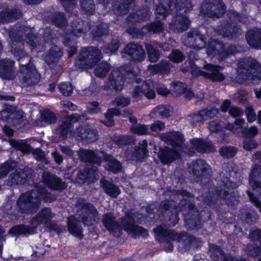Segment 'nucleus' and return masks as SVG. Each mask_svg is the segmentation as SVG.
<instances>
[{"mask_svg": "<svg viewBox=\"0 0 261 261\" xmlns=\"http://www.w3.org/2000/svg\"><path fill=\"white\" fill-rule=\"evenodd\" d=\"M54 216V214L51 212L50 208H44L31 220L30 223L32 226L24 225H16L11 228L9 232L14 236L32 234L35 232V228L39 225L44 223L45 226L50 230H54L59 234L62 230L57 223L50 220Z\"/></svg>", "mask_w": 261, "mask_h": 261, "instance_id": "1", "label": "nucleus"}, {"mask_svg": "<svg viewBox=\"0 0 261 261\" xmlns=\"http://www.w3.org/2000/svg\"><path fill=\"white\" fill-rule=\"evenodd\" d=\"M102 222L105 227L113 234L119 232L122 228L133 236H148L146 230L135 224L134 219L130 215H127L121 219L119 224L116 217L112 213H107L102 216Z\"/></svg>", "mask_w": 261, "mask_h": 261, "instance_id": "2", "label": "nucleus"}, {"mask_svg": "<svg viewBox=\"0 0 261 261\" xmlns=\"http://www.w3.org/2000/svg\"><path fill=\"white\" fill-rule=\"evenodd\" d=\"M237 75L233 81L240 84H249L261 80V64L251 58L239 61L237 64Z\"/></svg>", "mask_w": 261, "mask_h": 261, "instance_id": "3", "label": "nucleus"}, {"mask_svg": "<svg viewBox=\"0 0 261 261\" xmlns=\"http://www.w3.org/2000/svg\"><path fill=\"white\" fill-rule=\"evenodd\" d=\"M9 35L11 40V50H20V48H24L25 43L31 50L37 46L36 36L31 27L16 24L10 30Z\"/></svg>", "mask_w": 261, "mask_h": 261, "instance_id": "4", "label": "nucleus"}, {"mask_svg": "<svg viewBox=\"0 0 261 261\" xmlns=\"http://www.w3.org/2000/svg\"><path fill=\"white\" fill-rule=\"evenodd\" d=\"M45 190L41 186L35 184L34 188L21 194L17 200L16 204L22 213L33 214L39 208L41 199L40 194H43Z\"/></svg>", "mask_w": 261, "mask_h": 261, "instance_id": "5", "label": "nucleus"}, {"mask_svg": "<svg viewBox=\"0 0 261 261\" xmlns=\"http://www.w3.org/2000/svg\"><path fill=\"white\" fill-rule=\"evenodd\" d=\"M75 206L77 215L85 225L90 226L98 222V212L93 204L80 198L77 200Z\"/></svg>", "mask_w": 261, "mask_h": 261, "instance_id": "6", "label": "nucleus"}, {"mask_svg": "<svg viewBox=\"0 0 261 261\" xmlns=\"http://www.w3.org/2000/svg\"><path fill=\"white\" fill-rule=\"evenodd\" d=\"M178 205L181 211H188L185 214V226L187 229L197 231L201 228L202 223L200 213L195 205L190 200L183 199L180 200Z\"/></svg>", "mask_w": 261, "mask_h": 261, "instance_id": "7", "label": "nucleus"}, {"mask_svg": "<svg viewBox=\"0 0 261 261\" xmlns=\"http://www.w3.org/2000/svg\"><path fill=\"white\" fill-rule=\"evenodd\" d=\"M102 58L100 49L89 46L82 49L76 60L75 66L79 68H91Z\"/></svg>", "mask_w": 261, "mask_h": 261, "instance_id": "8", "label": "nucleus"}, {"mask_svg": "<svg viewBox=\"0 0 261 261\" xmlns=\"http://www.w3.org/2000/svg\"><path fill=\"white\" fill-rule=\"evenodd\" d=\"M159 236H165L168 239L176 240L178 245V249L181 251H187L191 248V237L186 232L182 231L180 233L176 232L174 231L166 229L162 226L158 227L155 230Z\"/></svg>", "mask_w": 261, "mask_h": 261, "instance_id": "9", "label": "nucleus"}, {"mask_svg": "<svg viewBox=\"0 0 261 261\" xmlns=\"http://www.w3.org/2000/svg\"><path fill=\"white\" fill-rule=\"evenodd\" d=\"M226 6L222 0H204L200 12L211 18H219L225 12Z\"/></svg>", "mask_w": 261, "mask_h": 261, "instance_id": "10", "label": "nucleus"}, {"mask_svg": "<svg viewBox=\"0 0 261 261\" xmlns=\"http://www.w3.org/2000/svg\"><path fill=\"white\" fill-rule=\"evenodd\" d=\"M189 173L196 181H200L204 177L210 176L212 170L210 166L201 159L192 162L189 166Z\"/></svg>", "mask_w": 261, "mask_h": 261, "instance_id": "11", "label": "nucleus"}, {"mask_svg": "<svg viewBox=\"0 0 261 261\" xmlns=\"http://www.w3.org/2000/svg\"><path fill=\"white\" fill-rule=\"evenodd\" d=\"M216 194L217 195L216 199H211L212 203L216 202L218 199L223 200L226 204L229 206H232L238 203L239 195L237 191L232 189H229L225 187L220 189H217Z\"/></svg>", "mask_w": 261, "mask_h": 261, "instance_id": "12", "label": "nucleus"}, {"mask_svg": "<svg viewBox=\"0 0 261 261\" xmlns=\"http://www.w3.org/2000/svg\"><path fill=\"white\" fill-rule=\"evenodd\" d=\"M19 77L24 86L33 87L37 85L40 80V75L34 66L23 68L20 72Z\"/></svg>", "mask_w": 261, "mask_h": 261, "instance_id": "13", "label": "nucleus"}, {"mask_svg": "<svg viewBox=\"0 0 261 261\" xmlns=\"http://www.w3.org/2000/svg\"><path fill=\"white\" fill-rule=\"evenodd\" d=\"M42 181L48 188L62 191L67 187V183L56 174L48 171H44L41 175Z\"/></svg>", "mask_w": 261, "mask_h": 261, "instance_id": "14", "label": "nucleus"}, {"mask_svg": "<svg viewBox=\"0 0 261 261\" xmlns=\"http://www.w3.org/2000/svg\"><path fill=\"white\" fill-rule=\"evenodd\" d=\"M105 152L99 149H85L81 148L78 151L80 159L84 162H89L100 165Z\"/></svg>", "mask_w": 261, "mask_h": 261, "instance_id": "15", "label": "nucleus"}, {"mask_svg": "<svg viewBox=\"0 0 261 261\" xmlns=\"http://www.w3.org/2000/svg\"><path fill=\"white\" fill-rule=\"evenodd\" d=\"M32 177V170L25 167L23 169H18L11 173L8 178L7 184L9 186L23 185Z\"/></svg>", "mask_w": 261, "mask_h": 261, "instance_id": "16", "label": "nucleus"}, {"mask_svg": "<svg viewBox=\"0 0 261 261\" xmlns=\"http://www.w3.org/2000/svg\"><path fill=\"white\" fill-rule=\"evenodd\" d=\"M126 57L135 62H141L145 59V53L142 46L135 43L128 44L123 49Z\"/></svg>", "mask_w": 261, "mask_h": 261, "instance_id": "17", "label": "nucleus"}, {"mask_svg": "<svg viewBox=\"0 0 261 261\" xmlns=\"http://www.w3.org/2000/svg\"><path fill=\"white\" fill-rule=\"evenodd\" d=\"M249 182L252 188L253 195L255 194L261 197V166L255 164L251 170L249 176Z\"/></svg>", "mask_w": 261, "mask_h": 261, "instance_id": "18", "label": "nucleus"}, {"mask_svg": "<svg viewBox=\"0 0 261 261\" xmlns=\"http://www.w3.org/2000/svg\"><path fill=\"white\" fill-rule=\"evenodd\" d=\"M124 85L123 77L120 71L115 69L112 71L109 76L108 81L104 86L105 90H115L120 91Z\"/></svg>", "mask_w": 261, "mask_h": 261, "instance_id": "19", "label": "nucleus"}, {"mask_svg": "<svg viewBox=\"0 0 261 261\" xmlns=\"http://www.w3.org/2000/svg\"><path fill=\"white\" fill-rule=\"evenodd\" d=\"M219 67L212 64H206L204 70L198 69V74L208 79L213 82H222L225 80V76L219 71Z\"/></svg>", "mask_w": 261, "mask_h": 261, "instance_id": "20", "label": "nucleus"}, {"mask_svg": "<svg viewBox=\"0 0 261 261\" xmlns=\"http://www.w3.org/2000/svg\"><path fill=\"white\" fill-rule=\"evenodd\" d=\"M14 62L10 59H0V77L6 80L16 77Z\"/></svg>", "mask_w": 261, "mask_h": 261, "instance_id": "21", "label": "nucleus"}, {"mask_svg": "<svg viewBox=\"0 0 261 261\" xmlns=\"http://www.w3.org/2000/svg\"><path fill=\"white\" fill-rule=\"evenodd\" d=\"M177 4L174 2H171L170 0H160V4L156 6V13L162 15L163 19H165L168 14L173 15L174 14L181 13L178 12ZM181 10L179 9V11Z\"/></svg>", "mask_w": 261, "mask_h": 261, "instance_id": "22", "label": "nucleus"}, {"mask_svg": "<svg viewBox=\"0 0 261 261\" xmlns=\"http://www.w3.org/2000/svg\"><path fill=\"white\" fill-rule=\"evenodd\" d=\"M218 34L223 38L232 39L241 35L242 34V31L238 25L226 23L221 27L218 30Z\"/></svg>", "mask_w": 261, "mask_h": 261, "instance_id": "23", "label": "nucleus"}, {"mask_svg": "<svg viewBox=\"0 0 261 261\" xmlns=\"http://www.w3.org/2000/svg\"><path fill=\"white\" fill-rule=\"evenodd\" d=\"M69 33L72 34L76 37L85 35L90 30V25L87 21L76 18L71 23Z\"/></svg>", "mask_w": 261, "mask_h": 261, "instance_id": "24", "label": "nucleus"}, {"mask_svg": "<svg viewBox=\"0 0 261 261\" xmlns=\"http://www.w3.org/2000/svg\"><path fill=\"white\" fill-rule=\"evenodd\" d=\"M62 55V49L60 47L54 45L50 48L48 53L44 56V59L51 68H53V66L55 65L57 70H59L60 66H57L56 63L58 62Z\"/></svg>", "mask_w": 261, "mask_h": 261, "instance_id": "25", "label": "nucleus"}, {"mask_svg": "<svg viewBox=\"0 0 261 261\" xmlns=\"http://www.w3.org/2000/svg\"><path fill=\"white\" fill-rule=\"evenodd\" d=\"M174 19L170 24V29L174 32H183L189 28L190 20L185 15L174 14Z\"/></svg>", "mask_w": 261, "mask_h": 261, "instance_id": "26", "label": "nucleus"}, {"mask_svg": "<svg viewBox=\"0 0 261 261\" xmlns=\"http://www.w3.org/2000/svg\"><path fill=\"white\" fill-rule=\"evenodd\" d=\"M161 139L175 147H181L184 143V138L179 132H168L160 135Z\"/></svg>", "mask_w": 261, "mask_h": 261, "instance_id": "27", "label": "nucleus"}, {"mask_svg": "<svg viewBox=\"0 0 261 261\" xmlns=\"http://www.w3.org/2000/svg\"><path fill=\"white\" fill-rule=\"evenodd\" d=\"M187 41L190 46L198 49L204 47L206 44L204 36L197 30H193L187 34Z\"/></svg>", "mask_w": 261, "mask_h": 261, "instance_id": "28", "label": "nucleus"}, {"mask_svg": "<svg viewBox=\"0 0 261 261\" xmlns=\"http://www.w3.org/2000/svg\"><path fill=\"white\" fill-rule=\"evenodd\" d=\"M78 134L83 141L88 143H93L99 139L98 130L90 125L82 128Z\"/></svg>", "mask_w": 261, "mask_h": 261, "instance_id": "29", "label": "nucleus"}, {"mask_svg": "<svg viewBox=\"0 0 261 261\" xmlns=\"http://www.w3.org/2000/svg\"><path fill=\"white\" fill-rule=\"evenodd\" d=\"M21 16V12L18 9L4 8L0 11V24L18 19Z\"/></svg>", "mask_w": 261, "mask_h": 261, "instance_id": "30", "label": "nucleus"}, {"mask_svg": "<svg viewBox=\"0 0 261 261\" xmlns=\"http://www.w3.org/2000/svg\"><path fill=\"white\" fill-rule=\"evenodd\" d=\"M194 149L200 153L215 152V148L211 142L201 138H194L190 141Z\"/></svg>", "mask_w": 261, "mask_h": 261, "instance_id": "31", "label": "nucleus"}, {"mask_svg": "<svg viewBox=\"0 0 261 261\" xmlns=\"http://www.w3.org/2000/svg\"><path fill=\"white\" fill-rule=\"evenodd\" d=\"M158 156L161 162L164 164H170L176 159L179 155L178 153L169 147L160 148L158 153Z\"/></svg>", "mask_w": 261, "mask_h": 261, "instance_id": "32", "label": "nucleus"}, {"mask_svg": "<svg viewBox=\"0 0 261 261\" xmlns=\"http://www.w3.org/2000/svg\"><path fill=\"white\" fill-rule=\"evenodd\" d=\"M135 0H120L113 4L112 11L116 14L124 15L128 13Z\"/></svg>", "mask_w": 261, "mask_h": 261, "instance_id": "33", "label": "nucleus"}, {"mask_svg": "<svg viewBox=\"0 0 261 261\" xmlns=\"http://www.w3.org/2000/svg\"><path fill=\"white\" fill-rule=\"evenodd\" d=\"M102 159L104 162L106 163L105 168L108 171L117 173L122 170L121 163L112 155L105 153Z\"/></svg>", "mask_w": 261, "mask_h": 261, "instance_id": "34", "label": "nucleus"}, {"mask_svg": "<svg viewBox=\"0 0 261 261\" xmlns=\"http://www.w3.org/2000/svg\"><path fill=\"white\" fill-rule=\"evenodd\" d=\"M150 11L148 7L143 8L131 13L127 17V21L132 23L139 22L149 19Z\"/></svg>", "mask_w": 261, "mask_h": 261, "instance_id": "35", "label": "nucleus"}, {"mask_svg": "<svg viewBox=\"0 0 261 261\" xmlns=\"http://www.w3.org/2000/svg\"><path fill=\"white\" fill-rule=\"evenodd\" d=\"M246 39L253 47L261 48V29H254L248 32Z\"/></svg>", "mask_w": 261, "mask_h": 261, "instance_id": "36", "label": "nucleus"}, {"mask_svg": "<svg viewBox=\"0 0 261 261\" xmlns=\"http://www.w3.org/2000/svg\"><path fill=\"white\" fill-rule=\"evenodd\" d=\"M221 110L223 112H228L230 116L234 118L243 115V111L240 108L232 105L230 100L228 99L223 101L221 106Z\"/></svg>", "mask_w": 261, "mask_h": 261, "instance_id": "37", "label": "nucleus"}, {"mask_svg": "<svg viewBox=\"0 0 261 261\" xmlns=\"http://www.w3.org/2000/svg\"><path fill=\"white\" fill-rule=\"evenodd\" d=\"M9 143L12 147L23 153H30L32 150L33 147L28 140L10 139Z\"/></svg>", "mask_w": 261, "mask_h": 261, "instance_id": "38", "label": "nucleus"}, {"mask_svg": "<svg viewBox=\"0 0 261 261\" xmlns=\"http://www.w3.org/2000/svg\"><path fill=\"white\" fill-rule=\"evenodd\" d=\"M209 253L212 261H229L221 248L214 244L210 245Z\"/></svg>", "mask_w": 261, "mask_h": 261, "instance_id": "39", "label": "nucleus"}, {"mask_svg": "<svg viewBox=\"0 0 261 261\" xmlns=\"http://www.w3.org/2000/svg\"><path fill=\"white\" fill-rule=\"evenodd\" d=\"M51 23L56 27L64 30L68 26V21L65 14L61 12L54 13L50 17Z\"/></svg>", "mask_w": 261, "mask_h": 261, "instance_id": "40", "label": "nucleus"}, {"mask_svg": "<svg viewBox=\"0 0 261 261\" xmlns=\"http://www.w3.org/2000/svg\"><path fill=\"white\" fill-rule=\"evenodd\" d=\"M12 54L16 58L17 60L19 61V65L21 67L20 71L23 70V68L28 67V66H34V65L30 63L31 57L27 55L24 50V48H20V50L14 51L11 50Z\"/></svg>", "mask_w": 261, "mask_h": 261, "instance_id": "41", "label": "nucleus"}, {"mask_svg": "<svg viewBox=\"0 0 261 261\" xmlns=\"http://www.w3.org/2000/svg\"><path fill=\"white\" fill-rule=\"evenodd\" d=\"M68 228L69 232L72 234L81 238L82 237V229L80 225V221L73 216L68 218Z\"/></svg>", "mask_w": 261, "mask_h": 261, "instance_id": "42", "label": "nucleus"}, {"mask_svg": "<svg viewBox=\"0 0 261 261\" xmlns=\"http://www.w3.org/2000/svg\"><path fill=\"white\" fill-rule=\"evenodd\" d=\"M73 127L72 122L69 121H63L56 128L55 130L56 135L60 139L65 140L68 134L71 132Z\"/></svg>", "mask_w": 261, "mask_h": 261, "instance_id": "43", "label": "nucleus"}, {"mask_svg": "<svg viewBox=\"0 0 261 261\" xmlns=\"http://www.w3.org/2000/svg\"><path fill=\"white\" fill-rule=\"evenodd\" d=\"M147 142L144 140L142 141L139 145L136 146L135 149V158L137 162H143L148 156V150L147 149Z\"/></svg>", "mask_w": 261, "mask_h": 261, "instance_id": "44", "label": "nucleus"}, {"mask_svg": "<svg viewBox=\"0 0 261 261\" xmlns=\"http://www.w3.org/2000/svg\"><path fill=\"white\" fill-rule=\"evenodd\" d=\"M100 184L104 191L110 196L113 198H116L120 194V191L119 188L112 182L105 179H101Z\"/></svg>", "mask_w": 261, "mask_h": 261, "instance_id": "45", "label": "nucleus"}, {"mask_svg": "<svg viewBox=\"0 0 261 261\" xmlns=\"http://www.w3.org/2000/svg\"><path fill=\"white\" fill-rule=\"evenodd\" d=\"M172 65L168 61L162 60L160 63L149 65L148 68L155 73L167 74L170 72Z\"/></svg>", "mask_w": 261, "mask_h": 261, "instance_id": "46", "label": "nucleus"}, {"mask_svg": "<svg viewBox=\"0 0 261 261\" xmlns=\"http://www.w3.org/2000/svg\"><path fill=\"white\" fill-rule=\"evenodd\" d=\"M223 44L220 41L216 39H212L208 44V46L206 49V53L208 56H213L220 54L221 56Z\"/></svg>", "mask_w": 261, "mask_h": 261, "instance_id": "47", "label": "nucleus"}, {"mask_svg": "<svg viewBox=\"0 0 261 261\" xmlns=\"http://www.w3.org/2000/svg\"><path fill=\"white\" fill-rule=\"evenodd\" d=\"M17 166L16 161L8 160L0 165V179L5 177L9 172L15 169Z\"/></svg>", "mask_w": 261, "mask_h": 261, "instance_id": "48", "label": "nucleus"}, {"mask_svg": "<svg viewBox=\"0 0 261 261\" xmlns=\"http://www.w3.org/2000/svg\"><path fill=\"white\" fill-rule=\"evenodd\" d=\"M8 112L13 114V120L16 121L17 124H22L23 122L24 113L19 109L16 108L9 106L6 108V110L2 111V112L4 113Z\"/></svg>", "mask_w": 261, "mask_h": 261, "instance_id": "49", "label": "nucleus"}, {"mask_svg": "<svg viewBox=\"0 0 261 261\" xmlns=\"http://www.w3.org/2000/svg\"><path fill=\"white\" fill-rule=\"evenodd\" d=\"M141 93L144 94L148 99H153L154 98L155 93L153 90V83L151 81H145L141 87Z\"/></svg>", "mask_w": 261, "mask_h": 261, "instance_id": "50", "label": "nucleus"}, {"mask_svg": "<svg viewBox=\"0 0 261 261\" xmlns=\"http://www.w3.org/2000/svg\"><path fill=\"white\" fill-rule=\"evenodd\" d=\"M111 66L107 62H101L98 64L94 69L95 75L98 77L103 78L109 72Z\"/></svg>", "mask_w": 261, "mask_h": 261, "instance_id": "51", "label": "nucleus"}, {"mask_svg": "<svg viewBox=\"0 0 261 261\" xmlns=\"http://www.w3.org/2000/svg\"><path fill=\"white\" fill-rule=\"evenodd\" d=\"M172 112L171 108L169 106L161 105L155 107L152 112L156 116H160L163 117L168 118L170 117V113Z\"/></svg>", "mask_w": 261, "mask_h": 261, "instance_id": "52", "label": "nucleus"}, {"mask_svg": "<svg viewBox=\"0 0 261 261\" xmlns=\"http://www.w3.org/2000/svg\"><path fill=\"white\" fill-rule=\"evenodd\" d=\"M145 29L149 32L153 34H158L162 32L164 30V24L159 21H153L146 24Z\"/></svg>", "mask_w": 261, "mask_h": 261, "instance_id": "53", "label": "nucleus"}, {"mask_svg": "<svg viewBox=\"0 0 261 261\" xmlns=\"http://www.w3.org/2000/svg\"><path fill=\"white\" fill-rule=\"evenodd\" d=\"M146 48L149 61L153 63L157 62L160 57L159 51L149 44H146Z\"/></svg>", "mask_w": 261, "mask_h": 261, "instance_id": "54", "label": "nucleus"}, {"mask_svg": "<svg viewBox=\"0 0 261 261\" xmlns=\"http://www.w3.org/2000/svg\"><path fill=\"white\" fill-rule=\"evenodd\" d=\"M238 151L237 149L234 147L226 146L221 147L219 149L220 155L224 158H233Z\"/></svg>", "mask_w": 261, "mask_h": 261, "instance_id": "55", "label": "nucleus"}, {"mask_svg": "<svg viewBox=\"0 0 261 261\" xmlns=\"http://www.w3.org/2000/svg\"><path fill=\"white\" fill-rule=\"evenodd\" d=\"M41 118L42 121L49 124L56 123L57 120L56 115L49 110H44L41 114Z\"/></svg>", "mask_w": 261, "mask_h": 261, "instance_id": "56", "label": "nucleus"}, {"mask_svg": "<svg viewBox=\"0 0 261 261\" xmlns=\"http://www.w3.org/2000/svg\"><path fill=\"white\" fill-rule=\"evenodd\" d=\"M177 3L178 4L176 6L178 10V12H179V9H181L180 10L181 13H179L178 14L181 15H184L183 13H187L188 11L191 10L193 7L190 0H181V1L178 0Z\"/></svg>", "mask_w": 261, "mask_h": 261, "instance_id": "57", "label": "nucleus"}, {"mask_svg": "<svg viewBox=\"0 0 261 261\" xmlns=\"http://www.w3.org/2000/svg\"><path fill=\"white\" fill-rule=\"evenodd\" d=\"M158 228V227L153 229L154 233L157 237V239L159 241L164 243V247L166 251L167 252H171L173 248V245L171 243V241H172L171 239H168L166 238L165 236H159L156 232H155L156 229Z\"/></svg>", "mask_w": 261, "mask_h": 261, "instance_id": "58", "label": "nucleus"}, {"mask_svg": "<svg viewBox=\"0 0 261 261\" xmlns=\"http://www.w3.org/2000/svg\"><path fill=\"white\" fill-rule=\"evenodd\" d=\"M82 9L86 13H92L95 10L93 0H80Z\"/></svg>", "mask_w": 261, "mask_h": 261, "instance_id": "59", "label": "nucleus"}, {"mask_svg": "<svg viewBox=\"0 0 261 261\" xmlns=\"http://www.w3.org/2000/svg\"><path fill=\"white\" fill-rule=\"evenodd\" d=\"M58 88L62 94L65 96L71 95L73 88L70 82H63L58 85Z\"/></svg>", "mask_w": 261, "mask_h": 261, "instance_id": "60", "label": "nucleus"}, {"mask_svg": "<svg viewBox=\"0 0 261 261\" xmlns=\"http://www.w3.org/2000/svg\"><path fill=\"white\" fill-rule=\"evenodd\" d=\"M169 58L172 62L178 63L184 61L185 57L179 49H172Z\"/></svg>", "mask_w": 261, "mask_h": 261, "instance_id": "61", "label": "nucleus"}, {"mask_svg": "<svg viewBox=\"0 0 261 261\" xmlns=\"http://www.w3.org/2000/svg\"><path fill=\"white\" fill-rule=\"evenodd\" d=\"M130 129L132 133L139 135H146L148 130L146 125L141 124L133 125Z\"/></svg>", "mask_w": 261, "mask_h": 261, "instance_id": "62", "label": "nucleus"}, {"mask_svg": "<svg viewBox=\"0 0 261 261\" xmlns=\"http://www.w3.org/2000/svg\"><path fill=\"white\" fill-rule=\"evenodd\" d=\"M31 153L34 155L35 158L38 161L42 162L46 164H48V160L45 157L44 152L40 148L34 149L32 148Z\"/></svg>", "mask_w": 261, "mask_h": 261, "instance_id": "63", "label": "nucleus"}, {"mask_svg": "<svg viewBox=\"0 0 261 261\" xmlns=\"http://www.w3.org/2000/svg\"><path fill=\"white\" fill-rule=\"evenodd\" d=\"M173 94L175 96H178L184 94L186 90V87L185 85L180 82H174L173 83Z\"/></svg>", "mask_w": 261, "mask_h": 261, "instance_id": "64", "label": "nucleus"}]
</instances>
